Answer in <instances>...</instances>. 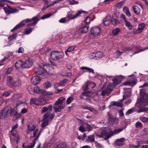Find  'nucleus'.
Listing matches in <instances>:
<instances>
[{"label": "nucleus", "instance_id": "obj_1", "mask_svg": "<svg viewBox=\"0 0 148 148\" xmlns=\"http://www.w3.org/2000/svg\"><path fill=\"white\" fill-rule=\"evenodd\" d=\"M144 104L143 102L141 100L139 103H137L136 104L135 107L129 110L126 112V115H129L135 110L139 113L147 111H148V108L144 107V106H145L144 105Z\"/></svg>", "mask_w": 148, "mask_h": 148}, {"label": "nucleus", "instance_id": "obj_2", "mask_svg": "<svg viewBox=\"0 0 148 148\" xmlns=\"http://www.w3.org/2000/svg\"><path fill=\"white\" fill-rule=\"evenodd\" d=\"M65 99V98L64 97H60L55 103L53 106V109L56 113L61 112L62 110L64 108L65 106L63 103Z\"/></svg>", "mask_w": 148, "mask_h": 148}, {"label": "nucleus", "instance_id": "obj_3", "mask_svg": "<svg viewBox=\"0 0 148 148\" xmlns=\"http://www.w3.org/2000/svg\"><path fill=\"white\" fill-rule=\"evenodd\" d=\"M27 89L30 93L32 95L33 94L34 92L37 93H42L45 95H51L53 94L52 92L49 93L46 91L40 89L37 86L34 87L32 86H29Z\"/></svg>", "mask_w": 148, "mask_h": 148}, {"label": "nucleus", "instance_id": "obj_4", "mask_svg": "<svg viewBox=\"0 0 148 148\" xmlns=\"http://www.w3.org/2000/svg\"><path fill=\"white\" fill-rule=\"evenodd\" d=\"M83 12V11L80 10L78 11L77 13H75L73 11H70L68 12L67 17L69 21L79 16Z\"/></svg>", "mask_w": 148, "mask_h": 148}, {"label": "nucleus", "instance_id": "obj_5", "mask_svg": "<svg viewBox=\"0 0 148 148\" xmlns=\"http://www.w3.org/2000/svg\"><path fill=\"white\" fill-rule=\"evenodd\" d=\"M51 58L54 60H56L62 58L63 56V53L61 52L56 51H52L50 54Z\"/></svg>", "mask_w": 148, "mask_h": 148}, {"label": "nucleus", "instance_id": "obj_6", "mask_svg": "<svg viewBox=\"0 0 148 148\" xmlns=\"http://www.w3.org/2000/svg\"><path fill=\"white\" fill-rule=\"evenodd\" d=\"M34 72L36 74L44 76L46 75L47 71L42 66H39L35 68Z\"/></svg>", "mask_w": 148, "mask_h": 148}, {"label": "nucleus", "instance_id": "obj_7", "mask_svg": "<svg viewBox=\"0 0 148 148\" xmlns=\"http://www.w3.org/2000/svg\"><path fill=\"white\" fill-rule=\"evenodd\" d=\"M3 9L7 14L9 15L11 14L15 13L18 11L17 9L12 8L9 6L7 5V7H4Z\"/></svg>", "mask_w": 148, "mask_h": 148}, {"label": "nucleus", "instance_id": "obj_8", "mask_svg": "<svg viewBox=\"0 0 148 148\" xmlns=\"http://www.w3.org/2000/svg\"><path fill=\"white\" fill-rule=\"evenodd\" d=\"M32 21H33L32 18L31 19L27 18L26 19L20 22L19 24L16 25L13 29H12L11 30V32H12L14 30H17L21 26H23L25 25L26 23H27L31 22Z\"/></svg>", "mask_w": 148, "mask_h": 148}, {"label": "nucleus", "instance_id": "obj_9", "mask_svg": "<svg viewBox=\"0 0 148 148\" xmlns=\"http://www.w3.org/2000/svg\"><path fill=\"white\" fill-rule=\"evenodd\" d=\"M9 108H4L0 112V118L1 119H3L5 118L7 115L9 114Z\"/></svg>", "mask_w": 148, "mask_h": 148}, {"label": "nucleus", "instance_id": "obj_10", "mask_svg": "<svg viewBox=\"0 0 148 148\" xmlns=\"http://www.w3.org/2000/svg\"><path fill=\"white\" fill-rule=\"evenodd\" d=\"M49 113H45L43 116L42 121L41 124V127H44L48 125L49 120L48 118L49 117Z\"/></svg>", "mask_w": 148, "mask_h": 148}, {"label": "nucleus", "instance_id": "obj_11", "mask_svg": "<svg viewBox=\"0 0 148 148\" xmlns=\"http://www.w3.org/2000/svg\"><path fill=\"white\" fill-rule=\"evenodd\" d=\"M123 130V128H119L118 129H115L113 131H110L109 132V133L108 134V138H109L111 136L114 135L115 134H117L122 131Z\"/></svg>", "mask_w": 148, "mask_h": 148}, {"label": "nucleus", "instance_id": "obj_12", "mask_svg": "<svg viewBox=\"0 0 148 148\" xmlns=\"http://www.w3.org/2000/svg\"><path fill=\"white\" fill-rule=\"evenodd\" d=\"M91 33L94 36H98L100 32V29L97 27H93L91 29Z\"/></svg>", "mask_w": 148, "mask_h": 148}, {"label": "nucleus", "instance_id": "obj_13", "mask_svg": "<svg viewBox=\"0 0 148 148\" xmlns=\"http://www.w3.org/2000/svg\"><path fill=\"white\" fill-rule=\"evenodd\" d=\"M109 133V132L107 133V128H103L102 129L101 134L99 136V137L102 138L105 136V137H104V139L107 140L109 138H107L108 137V136H109L108 134Z\"/></svg>", "mask_w": 148, "mask_h": 148}, {"label": "nucleus", "instance_id": "obj_14", "mask_svg": "<svg viewBox=\"0 0 148 148\" xmlns=\"http://www.w3.org/2000/svg\"><path fill=\"white\" fill-rule=\"evenodd\" d=\"M112 19L111 16L110 15H107L103 20L104 25L106 26L109 25L111 23Z\"/></svg>", "mask_w": 148, "mask_h": 148}, {"label": "nucleus", "instance_id": "obj_15", "mask_svg": "<svg viewBox=\"0 0 148 148\" xmlns=\"http://www.w3.org/2000/svg\"><path fill=\"white\" fill-rule=\"evenodd\" d=\"M40 16L39 14H38L36 16L33 17L32 18V20H33V22L31 23L28 24L27 25V26H29L36 25L37 24L38 21L40 20Z\"/></svg>", "mask_w": 148, "mask_h": 148}, {"label": "nucleus", "instance_id": "obj_16", "mask_svg": "<svg viewBox=\"0 0 148 148\" xmlns=\"http://www.w3.org/2000/svg\"><path fill=\"white\" fill-rule=\"evenodd\" d=\"M24 68H29L31 67L33 64L32 60L31 59H28L26 60L23 63Z\"/></svg>", "mask_w": 148, "mask_h": 148}, {"label": "nucleus", "instance_id": "obj_17", "mask_svg": "<svg viewBox=\"0 0 148 148\" xmlns=\"http://www.w3.org/2000/svg\"><path fill=\"white\" fill-rule=\"evenodd\" d=\"M40 81V79L39 77L37 75L33 76L31 79V82L34 84H38Z\"/></svg>", "mask_w": 148, "mask_h": 148}, {"label": "nucleus", "instance_id": "obj_18", "mask_svg": "<svg viewBox=\"0 0 148 148\" xmlns=\"http://www.w3.org/2000/svg\"><path fill=\"white\" fill-rule=\"evenodd\" d=\"M53 106L52 105H50L48 106V107H44L42 110V113H44L47 111L46 113H49V114L51 112L52 110Z\"/></svg>", "mask_w": 148, "mask_h": 148}, {"label": "nucleus", "instance_id": "obj_19", "mask_svg": "<svg viewBox=\"0 0 148 148\" xmlns=\"http://www.w3.org/2000/svg\"><path fill=\"white\" fill-rule=\"evenodd\" d=\"M14 81L13 80L11 76H8L7 79L6 84L7 85L10 87H12L13 86V83Z\"/></svg>", "mask_w": 148, "mask_h": 148}, {"label": "nucleus", "instance_id": "obj_20", "mask_svg": "<svg viewBox=\"0 0 148 148\" xmlns=\"http://www.w3.org/2000/svg\"><path fill=\"white\" fill-rule=\"evenodd\" d=\"M136 83L135 80H130L127 81L123 83L124 85H127L133 86H134Z\"/></svg>", "mask_w": 148, "mask_h": 148}, {"label": "nucleus", "instance_id": "obj_21", "mask_svg": "<svg viewBox=\"0 0 148 148\" xmlns=\"http://www.w3.org/2000/svg\"><path fill=\"white\" fill-rule=\"evenodd\" d=\"M125 141V139L124 138H121L119 139H117L115 141V143L117 145H123L124 144Z\"/></svg>", "mask_w": 148, "mask_h": 148}, {"label": "nucleus", "instance_id": "obj_22", "mask_svg": "<svg viewBox=\"0 0 148 148\" xmlns=\"http://www.w3.org/2000/svg\"><path fill=\"white\" fill-rule=\"evenodd\" d=\"M15 66L16 69L24 68L23 62L22 60H19L17 61L15 63Z\"/></svg>", "mask_w": 148, "mask_h": 148}, {"label": "nucleus", "instance_id": "obj_23", "mask_svg": "<svg viewBox=\"0 0 148 148\" xmlns=\"http://www.w3.org/2000/svg\"><path fill=\"white\" fill-rule=\"evenodd\" d=\"M112 106L121 107L123 106V105L121 103L119 102L113 101H111L110 102V104L109 106V107L110 108L111 106Z\"/></svg>", "mask_w": 148, "mask_h": 148}, {"label": "nucleus", "instance_id": "obj_24", "mask_svg": "<svg viewBox=\"0 0 148 148\" xmlns=\"http://www.w3.org/2000/svg\"><path fill=\"white\" fill-rule=\"evenodd\" d=\"M85 141L88 143L94 142L95 141L94 135H92L88 136L87 137V138L86 139Z\"/></svg>", "mask_w": 148, "mask_h": 148}, {"label": "nucleus", "instance_id": "obj_25", "mask_svg": "<svg viewBox=\"0 0 148 148\" xmlns=\"http://www.w3.org/2000/svg\"><path fill=\"white\" fill-rule=\"evenodd\" d=\"M82 28H81L80 30L83 33H85L88 31L89 26L87 25H84Z\"/></svg>", "mask_w": 148, "mask_h": 148}, {"label": "nucleus", "instance_id": "obj_26", "mask_svg": "<svg viewBox=\"0 0 148 148\" xmlns=\"http://www.w3.org/2000/svg\"><path fill=\"white\" fill-rule=\"evenodd\" d=\"M18 124L16 123L14 126L12 127V130L10 132L12 135H14L15 133H17L16 129L18 127Z\"/></svg>", "mask_w": 148, "mask_h": 148}, {"label": "nucleus", "instance_id": "obj_27", "mask_svg": "<svg viewBox=\"0 0 148 148\" xmlns=\"http://www.w3.org/2000/svg\"><path fill=\"white\" fill-rule=\"evenodd\" d=\"M133 10L135 13L136 14H139L140 12V10L137 5H134L133 7Z\"/></svg>", "mask_w": 148, "mask_h": 148}, {"label": "nucleus", "instance_id": "obj_28", "mask_svg": "<svg viewBox=\"0 0 148 148\" xmlns=\"http://www.w3.org/2000/svg\"><path fill=\"white\" fill-rule=\"evenodd\" d=\"M96 60L102 58L103 56V53L102 51H98L95 53Z\"/></svg>", "mask_w": 148, "mask_h": 148}, {"label": "nucleus", "instance_id": "obj_29", "mask_svg": "<svg viewBox=\"0 0 148 148\" xmlns=\"http://www.w3.org/2000/svg\"><path fill=\"white\" fill-rule=\"evenodd\" d=\"M9 114L10 115H12L13 116H17V115H18V113L17 111H14L13 109L10 108Z\"/></svg>", "mask_w": 148, "mask_h": 148}, {"label": "nucleus", "instance_id": "obj_30", "mask_svg": "<svg viewBox=\"0 0 148 148\" xmlns=\"http://www.w3.org/2000/svg\"><path fill=\"white\" fill-rule=\"evenodd\" d=\"M13 136V138L14 141L16 142V143L18 144L20 138L18 133H15L14 135H12Z\"/></svg>", "mask_w": 148, "mask_h": 148}, {"label": "nucleus", "instance_id": "obj_31", "mask_svg": "<svg viewBox=\"0 0 148 148\" xmlns=\"http://www.w3.org/2000/svg\"><path fill=\"white\" fill-rule=\"evenodd\" d=\"M67 81L68 80L67 79H65L57 83L56 85H57V86H64L67 82Z\"/></svg>", "mask_w": 148, "mask_h": 148}, {"label": "nucleus", "instance_id": "obj_32", "mask_svg": "<svg viewBox=\"0 0 148 148\" xmlns=\"http://www.w3.org/2000/svg\"><path fill=\"white\" fill-rule=\"evenodd\" d=\"M125 22V26L128 28V29L129 30H131L132 29V27H133V25L130 22L128 21L127 20Z\"/></svg>", "mask_w": 148, "mask_h": 148}, {"label": "nucleus", "instance_id": "obj_33", "mask_svg": "<svg viewBox=\"0 0 148 148\" xmlns=\"http://www.w3.org/2000/svg\"><path fill=\"white\" fill-rule=\"evenodd\" d=\"M66 144L64 143H60L58 144L55 148H66Z\"/></svg>", "mask_w": 148, "mask_h": 148}, {"label": "nucleus", "instance_id": "obj_34", "mask_svg": "<svg viewBox=\"0 0 148 148\" xmlns=\"http://www.w3.org/2000/svg\"><path fill=\"white\" fill-rule=\"evenodd\" d=\"M111 91L112 90L110 88H108L102 91L101 93V95L102 96H104L106 94H109Z\"/></svg>", "mask_w": 148, "mask_h": 148}, {"label": "nucleus", "instance_id": "obj_35", "mask_svg": "<svg viewBox=\"0 0 148 148\" xmlns=\"http://www.w3.org/2000/svg\"><path fill=\"white\" fill-rule=\"evenodd\" d=\"M90 18L89 16H87L82 22V24L88 25V24L90 23Z\"/></svg>", "mask_w": 148, "mask_h": 148}, {"label": "nucleus", "instance_id": "obj_36", "mask_svg": "<svg viewBox=\"0 0 148 148\" xmlns=\"http://www.w3.org/2000/svg\"><path fill=\"white\" fill-rule=\"evenodd\" d=\"M21 80L18 79L16 81H14L13 86L19 87L21 85Z\"/></svg>", "mask_w": 148, "mask_h": 148}, {"label": "nucleus", "instance_id": "obj_37", "mask_svg": "<svg viewBox=\"0 0 148 148\" xmlns=\"http://www.w3.org/2000/svg\"><path fill=\"white\" fill-rule=\"evenodd\" d=\"M123 10L126 14L129 17L130 16L131 13L129 11L128 8L127 7H124L123 8Z\"/></svg>", "mask_w": 148, "mask_h": 148}, {"label": "nucleus", "instance_id": "obj_38", "mask_svg": "<svg viewBox=\"0 0 148 148\" xmlns=\"http://www.w3.org/2000/svg\"><path fill=\"white\" fill-rule=\"evenodd\" d=\"M21 97V96L20 95L15 94L12 96V99L15 101H18L19 99Z\"/></svg>", "mask_w": 148, "mask_h": 148}, {"label": "nucleus", "instance_id": "obj_39", "mask_svg": "<svg viewBox=\"0 0 148 148\" xmlns=\"http://www.w3.org/2000/svg\"><path fill=\"white\" fill-rule=\"evenodd\" d=\"M145 25V24L143 23H141L138 25V29L141 32H142V30L144 29Z\"/></svg>", "mask_w": 148, "mask_h": 148}, {"label": "nucleus", "instance_id": "obj_40", "mask_svg": "<svg viewBox=\"0 0 148 148\" xmlns=\"http://www.w3.org/2000/svg\"><path fill=\"white\" fill-rule=\"evenodd\" d=\"M17 36V34L16 33L12 34L11 35L9 36L8 38L9 41L13 39H15Z\"/></svg>", "mask_w": 148, "mask_h": 148}, {"label": "nucleus", "instance_id": "obj_41", "mask_svg": "<svg viewBox=\"0 0 148 148\" xmlns=\"http://www.w3.org/2000/svg\"><path fill=\"white\" fill-rule=\"evenodd\" d=\"M74 99V98L72 97L71 96L68 97L66 100V104L68 105L69 104L72 102Z\"/></svg>", "mask_w": 148, "mask_h": 148}, {"label": "nucleus", "instance_id": "obj_42", "mask_svg": "<svg viewBox=\"0 0 148 148\" xmlns=\"http://www.w3.org/2000/svg\"><path fill=\"white\" fill-rule=\"evenodd\" d=\"M69 20L67 18V17L65 18H63L59 20V22L60 23H65L69 21Z\"/></svg>", "mask_w": 148, "mask_h": 148}, {"label": "nucleus", "instance_id": "obj_43", "mask_svg": "<svg viewBox=\"0 0 148 148\" xmlns=\"http://www.w3.org/2000/svg\"><path fill=\"white\" fill-rule=\"evenodd\" d=\"M112 81L113 84L114 85H117L119 84L120 83V80L116 78H113Z\"/></svg>", "mask_w": 148, "mask_h": 148}, {"label": "nucleus", "instance_id": "obj_44", "mask_svg": "<svg viewBox=\"0 0 148 148\" xmlns=\"http://www.w3.org/2000/svg\"><path fill=\"white\" fill-rule=\"evenodd\" d=\"M36 128V126L34 125H29L27 128L31 131H34Z\"/></svg>", "mask_w": 148, "mask_h": 148}, {"label": "nucleus", "instance_id": "obj_45", "mask_svg": "<svg viewBox=\"0 0 148 148\" xmlns=\"http://www.w3.org/2000/svg\"><path fill=\"white\" fill-rule=\"evenodd\" d=\"M37 99L36 98H32L30 101V103L31 104H35L37 106H39V104L36 103V102L37 101Z\"/></svg>", "mask_w": 148, "mask_h": 148}, {"label": "nucleus", "instance_id": "obj_46", "mask_svg": "<svg viewBox=\"0 0 148 148\" xmlns=\"http://www.w3.org/2000/svg\"><path fill=\"white\" fill-rule=\"evenodd\" d=\"M75 49V47L74 46H72L69 47L67 49V50L65 51V53L67 55V52H71L73 51Z\"/></svg>", "mask_w": 148, "mask_h": 148}, {"label": "nucleus", "instance_id": "obj_47", "mask_svg": "<svg viewBox=\"0 0 148 148\" xmlns=\"http://www.w3.org/2000/svg\"><path fill=\"white\" fill-rule=\"evenodd\" d=\"M33 29V28H31L25 29V34H30L32 32Z\"/></svg>", "mask_w": 148, "mask_h": 148}, {"label": "nucleus", "instance_id": "obj_48", "mask_svg": "<svg viewBox=\"0 0 148 148\" xmlns=\"http://www.w3.org/2000/svg\"><path fill=\"white\" fill-rule=\"evenodd\" d=\"M120 31V29L118 28H115L113 30V34L114 35H117Z\"/></svg>", "mask_w": 148, "mask_h": 148}, {"label": "nucleus", "instance_id": "obj_49", "mask_svg": "<svg viewBox=\"0 0 148 148\" xmlns=\"http://www.w3.org/2000/svg\"><path fill=\"white\" fill-rule=\"evenodd\" d=\"M112 24L113 25H116L118 23H120V22L116 19H114L113 20H111V21Z\"/></svg>", "mask_w": 148, "mask_h": 148}, {"label": "nucleus", "instance_id": "obj_50", "mask_svg": "<svg viewBox=\"0 0 148 148\" xmlns=\"http://www.w3.org/2000/svg\"><path fill=\"white\" fill-rule=\"evenodd\" d=\"M84 125H85V127L87 128L88 131H90L92 130V127L90 124L86 123L84 124Z\"/></svg>", "mask_w": 148, "mask_h": 148}, {"label": "nucleus", "instance_id": "obj_51", "mask_svg": "<svg viewBox=\"0 0 148 148\" xmlns=\"http://www.w3.org/2000/svg\"><path fill=\"white\" fill-rule=\"evenodd\" d=\"M143 126V125L141 123L139 122L138 121L135 124V126L136 127L138 128H141Z\"/></svg>", "mask_w": 148, "mask_h": 148}, {"label": "nucleus", "instance_id": "obj_52", "mask_svg": "<svg viewBox=\"0 0 148 148\" xmlns=\"http://www.w3.org/2000/svg\"><path fill=\"white\" fill-rule=\"evenodd\" d=\"M147 49H148V47L145 48H143L142 49H139V51H136L135 52H134L133 53V55H134L135 54H136V53H137L139 52H140L143 51H145V50H146Z\"/></svg>", "mask_w": 148, "mask_h": 148}, {"label": "nucleus", "instance_id": "obj_53", "mask_svg": "<svg viewBox=\"0 0 148 148\" xmlns=\"http://www.w3.org/2000/svg\"><path fill=\"white\" fill-rule=\"evenodd\" d=\"M35 143V142L34 141L29 146H26L25 147V148H33L34 147Z\"/></svg>", "mask_w": 148, "mask_h": 148}, {"label": "nucleus", "instance_id": "obj_54", "mask_svg": "<svg viewBox=\"0 0 148 148\" xmlns=\"http://www.w3.org/2000/svg\"><path fill=\"white\" fill-rule=\"evenodd\" d=\"M85 125L84 124L83 125H81L79 128V130L82 132H84L86 131V130L84 127Z\"/></svg>", "mask_w": 148, "mask_h": 148}, {"label": "nucleus", "instance_id": "obj_55", "mask_svg": "<svg viewBox=\"0 0 148 148\" xmlns=\"http://www.w3.org/2000/svg\"><path fill=\"white\" fill-rule=\"evenodd\" d=\"M51 15L50 14H45L41 17V19H44L45 18L50 17Z\"/></svg>", "mask_w": 148, "mask_h": 148}, {"label": "nucleus", "instance_id": "obj_56", "mask_svg": "<svg viewBox=\"0 0 148 148\" xmlns=\"http://www.w3.org/2000/svg\"><path fill=\"white\" fill-rule=\"evenodd\" d=\"M124 2V1H121V2H119L116 5L119 8H122Z\"/></svg>", "mask_w": 148, "mask_h": 148}, {"label": "nucleus", "instance_id": "obj_57", "mask_svg": "<svg viewBox=\"0 0 148 148\" xmlns=\"http://www.w3.org/2000/svg\"><path fill=\"white\" fill-rule=\"evenodd\" d=\"M39 130L38 129H36L35 130L34 132L33 136H31L30 138H32L34 137H36L38 134Z\"/></svg>", "mask_w": 148, "mask_h": 148}, {"label": "nucleus", "instance_id": "obj_58", "mask_svg": "<svg viewBox=\"0 0 148 148\" xmlns=\"http://www.w3.org/2000/svg\"><path fill=\"white\" fill-rule=\"evenodd\" d=\"M130 147L131 148H138L140 146V145H139V143L138 142V144L136 145H130Z\"/></svg>", "mask_w": 148, "mask_h": 148}, {"label": "nucleus", "instance_id": "obj_59", "mask_svg": "<svg viewBox=\"0 0 148 148\" xmlns=\"http://www.w3.org/2000/svg\"><path fill=\"white\" fill-rule=\"evenodd\" d=\"M45 86L46 88L50 87L51 86V84L49 82H47L45 83Z\"/></svg>", "mask_w": 148, "mask_h": 148}, {"label": "nucleus", "instance_id": "obj_60", "mask_svg": "<svg viewBox=\"0 0 148 148\" xmlns=\"http://www.w3.org/2000/svg\"><path fill=\"white\" fill-rule=\"evenodd\" d=\"M140 120L143 122H147L148 121V118L143 117L140 118Z\"/></svg>", "mask_w": 148, "mask_h": 148}, {"label": "nucleus", "instance_id": "obj_61", "mask_svg": "<svg viewBox=\"0 0 148 148\" xmlns=\"http://www.w3.org/2000/svg\"><path fill=\"white\" fill-rule=\"evenodd\" d=\"M95 53H93L90 55L89 57L91 59H94L96 60V58H95Z\"/></svg>", "mask_w": 148, "mask_h": 148}, {"label": "nucleus", "instance_id": "obj_62", "mask_svg": "<svg viewBox=\"0 0 148 148\" xmlns=\"http://www.w3.org/2000/svg\"><path fill=\"white\" fill-rule=\"evenodd\" d=\"M143 135H146L148 134V128H145L143 131Z\"/></svg>", "mask_w": 148, "mask_h": 148}, {"label": "nucleus", "instance_id": "obj_63", "mask_svg": "<svg viewBox=\"0 0 148 148\" xmlns=\"http://www.w3.org/2000/svg\"><path fill=\"white\" fill-rule=\"evenodd\" d=\"M132 49L130 47H126L123 49V51L124 52H127L128 51H130Z\"/></svg>", "mask_w": 148, "mask_h": 148}, {"label": "nucleus", "instance_id": "obj_64", "mask_svg": "<svg viewBox=\"0 0 148 148\" xmlns=\"http://www.w3.org/2000/svg\"><path fill=\"white\" fill-rule=\"evenodd\" d=\"M70 4L72 5H73L74 4H77L79 3L78 1H75V0H72L70 2Z\"/></svg>", "mask_w": 148, "mask_h": 148}]
</instances>
